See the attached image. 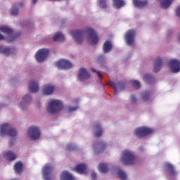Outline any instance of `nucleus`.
<instances>
[{
    "mask_svg": "<svg viewBox=\"0 0 180 180\" xmlns=\"http://www.w3.org/2000/svg\"><path fill=\"white\" fill-rule=\"evenodd\" d=\"M152 133H153V129L146 127L136 128L134 131L135 136H136V137H139V138L146 137V136H148Z\"/></svg>",
    "mask_w": 180,
    "mask_h": 180,
    "instance_id": "20e7f679",
    "label": "nucleus"
},
{
    "mask_svg": "<svg viewBox=\"0 0 180 180\" xmlns=\"http://www.w3.org/2000/svg\"><path fill=\"white\" fill-rule=\"evenodd\" d=\"M0 53L4 54L5 56H9L11 54V48L4 47V46H0Z\"/></svg>",
    "mask_w": 180,
    "mask_h": 180,
    "instance_id": "cd10ccee",
    "label": "nucleus"
},
{
    "mask_svg": "<svg viewBox=\"0 0 180 180\" xmlns=\"http://www.w3.org/2000/svg\"><path fill=\"white\" fill-rule=\"evenodd\" d=\"M49 56V50L47 49H39L35 54V58L38 63H43L47 58Z\"/></svg>",
    "mask_w": 180,
    "mask_h": 180,
    "instance_id": "6e6552de",
    "label": "nucleus"
},
{
    "mask_svg": "<svg viewBox=\"0 0 180 180\" xmlns=\"http://www.w3.org/2000/svg\"><path fill=\"white\" fill-rule=\"evenodd\" d=\"M55 87L53 85L46 84L43 88L44 95H51L54 92Z\"/></svg>",
    "mask_w": 180,
    "mask_h": 180,
    "instance_id": "dca6fc26",
    "label": "nucleus"
},
{
    "mask_svg": "<svg viewBox=\"0 0 180 180\" xmlns=\"http://www.w3.org/2000/svg\"><path fill=\"white\" fill-rule=\"evenodd\" d=\"M117 175L118 178H120V180H126V179L127 178L126 173H124V172H123L122 170H118Z\"/></svg>",
    "mask_w": 180,
    "mask_h": 180,
    "instance_id": "72a5a7b5",
    "label": "nucleus"
},
{
    "mask_svg": "<svg viewBox=\"0 0 180 180\" xmlns=\"http://www.w3.org/2000/svg\"><path fill=\"white\" fill-rule=\"evenodd\" d=\"M121 162L124 165H133L136 162V158L131 151L125 150L122 151Z\"/></svg>",
    "mask_w": 180,
    "mask_h": 180,
    "instance_id": "f257e3e1",
    "label": "nucleus"
},
{
    "mask_svg": "<svg viewBox=\"0 0 180 180\" xmlns=\"http://www.w3.org/2000/svg\"><path fill=\"white\" fill-rule=\"evenodd\" d=\"M44 179L51 180V172H53V167L50 165H46L42 169Z\"/></svg>",
    "mask_w": 180,
    "mask_h": 180,
    "instance_id": "f8f14e48",
    "label": "nucleus"
},
{
    "mask_svg": "<svg viewBox=\"0 0 180 180\" xmlns=\"http://www.w3.org/2000/svg\"><path fill=\"white\" fill-rule=\"evenodd\" d=\"M86 165L79 164L75 166V171H76L77 174H86Z\"/></svg>",
    "mask_w": 180,
    "mask_h": 180,
    "instance_id": "f3484780",
    "label": "nucleus"
},
{
    "mask_svg": "<svg viewBox=\"0 0 180 180\" xmlns=\"http://www.w3.org/2000/svg\"><path fill=\"white\" fill-rule=\"evenodd\" d=\"M0 136H9L10 137H15V136H18V131L9 127L8 124H4L0 126Z\"/></svg>",
    "mask_w": 180,
    "mask_h": 180,
    "instance_id": "7ed1b4c3",
    "label": "nucleus"
},
{
    "mask_svg": "<svg viewBox=\"0 0 180 180\" xmlns=\"http://www.w3.org/2000/svg\"><path fill=\"white\" fill-rule=\"evenodd\" d=\"M176 15L179 16V18L180 17V6L176 9Z\"/></svg>",
    "mask_w": 180,
    "mask_h": 180,
    "instance_id": "c03bdc74",
    "label": "nucleus"
},
{
    "mask_svg": "<svg viewBox=\"0 0 180 180\" xmlns=\"http://www.w3.org/2000/svg\"><path fill=\"white\" fill-rule=\"evenodd\" d=\"M96 129V137H101V136H102V134L103 133V131H102V127H101V124H97Z\"/></svg>",
    "mask_w": 180,
    "mask_h": 180,
    "instance_id": "473e14b6",
    "label": "nucleus"
},
{
    "mask_svg": "<svg viewBox=\"0 0 180 180\" xmlns=\"http://www.w3.org/2000/svg\"><path fill=\"white\" fill-rule=\"evenodd\" d=\"M134 37H136V32L134 30H129L125 33L124 39L128 46H133V44H134Z\"/></svg>",
    "mask_w": 180,
    "mask_h": 180,
    "instance_id": "0eeeda50",
    "label": "nucleus"
},
{
    "mask_svg": "<svg viewBox=\"0 0 180 180\" xmlns=\"http://www.w3.org/2000/svg\"><path fill=\"white\" fill-rule=\"evenodd\" d=\"M91 71L92 72H96V74H97L98 78H102V75H101V72L96 71V70H95L94 68H91Z\"/></svg>",
    "mask_w": 180,
    "mask_h": 180,
    "instance_id": "ea45409f",
    "label": "nucleus"
},
{
    "mask_svg": "<svg viewBox=\"0 0 180 180\" xmlns=\"http://www.w3.org/2000/svg\"><path fill=\"white\" fill-rule=\"evenodd\" d=\"M126 5L124 0H112V6L116 9H120Z\"/></svg>",
    "mask_w": 180,
    "mask_h": 180,
    "instance_id": "412c9836",
    "label": "nucleus"
},
{
    "mask_svg": "<svg viewBox=\"0 0 180 180\" xmlns=\"http://www.w3.org/2000/svg\"><path fill=\"white\" fill-rule=\"evenodd\" d=\"M133 4L136 8H143L148 5V0H133Z\"/></svg>",
    "mask_w": 180,
    "mask_h": 180,
    "instance_id": "6ab92c4d",
    "label": "nucleus"
},
{
    "mask_svg": "<svg viewBox=\"0 0 180 180\" xmlns=\"http://www.w3.org/2000/svg\"><path fill=\"white\" fill-rule=\"evenodd\" d=\"M86 32L89 36V39L91 44H96L98 41H99V38H98V34H96V32L92 30V28H87L86 30Z\"/></svg>",
    "mask_w": 180,
    "mask_h": 180,
    "instance_id": "9d476101",
    "label": "nucleus"
},
{
    "mask_svg": "<svg viewBox=\"0 0 180 180\" xmlns=\"http://www.w3.org/2000/svg\"><path fill=\"white\" fill-rule=\"evenodd\" d=\"M32 102V97L30 95H25L22 98V102L20 103V106L22 108V104L25 103L27 105V103H30Z\"/></svg>",
    "mask_w": 180,
    "mask_h": 180,
    "instance_id": "c756f323",
    "label": "nucleus"
},
{
    "mask_svg": "<svg viewBox=\"0 0 180 180\" xmlns=\"http://www.w3.org/2000/svg\"><path fill=\"white\" fill-rule=\"evenodd\" d=\"M60 180H75V178L67 171H63L60 174Z\"/></svg>",
    "mask_w": 180,
    "mask_h": 180,
    "instance_id": "4be33fe9",
    "label": "nucleus"
},
{
    "mask_svg": "<svg viewBox=\"0 0 180 180\" xmlns=\"http://www.w3.org/2000/svg\"><path fill=\"white\" fill-rule=\"evenodd\" d=\"M78 77L80 81H85V79H89L91 78V75L86 69L81 68L79 70Z\"/></svg>",
    "mask_w": 180,
    "mask_h": 180,
    "instance_id": "ddd939ff",
    "label": "nucleus"
},
{
    "mask_svg": "<svg viewBox=\"0 0 180 180\" xmlns=\"http://www.w3.org/2000/svg\"><path fill=\"white\" fill-rule=\"evenodd\" d=\"M142 98L143 101H148V99H150V92L148 91L145 92Z\"/></svg>",
    "mask_w": 180,
    "mask_h": 180,
    "instance_id": "4c0bfd02",
    "label": "nucleus"
},
{
    "mask_svg": "<svg viewBox=\"0 0 180 180\" xmlns=\"http://www.w3.org/2000/svg\"><path fill=\"white\" fill-rule=\"evenodd\" d=\"M131 102L132 103H136V102H137V99L136 98V97L134 96V95H131Z\"/></svg>",
    "mask_w": 180,
    "mask_h": 180,
    "instance_id": "79ce46f5",
    "label": "nucleus"
},
{
    "mask_svg": "<svg viewBox=\"0 0 180 180\" xmlns=\"http://www.w3.org/2000/svg\"><path fill=\"white\" fill-rule=\"evenodd\" d=\"M53 39V41H64L65 40L64 35L61 32L55 34Z\"/></svg>",
    "mask_w": 180,
    "mask_h": 180,
    "instance_id": "a878e982",
    "label": "nucleus"
},
{
    "mask_svg": "<svg viewBox=\"0 0 180 180\" xmlns=\"http://www.w3.org/2000/svg\"><path fill=\"white\" fill-rule=\"evenodd\" d=\"M19 6H20V8H22V3H20Z\"/></svg>",
    "mask_w": 180,
    "mask_h": 180,
    "instance_id": "8fccbe9b",
    "label": "nucleus"
},
{
    "mask_svg": "<svg viewBox=\"0 0 180 180\" xmlns=\"http://www.w3.org/2000/svg\"><path fill=\"white\" fill-rule=\"evenodd\" d=\"M77 109H78V106H75V107H69V108H68V111H69V112H75V110H77Z\"/></svg>",
    "mask_w": 180,
    "mask_h": 180,
    "instance_id": "a19ab883",
    "label": "nucleus"
},
{
    "mask_svg": "<svg viewBox=\"0 0 180 180\" xmlns=\"http://www.w3.org/2000/svg\"><path fill=\"white\" fill-rule=\"evenodd\" d=\"M99 5L101 8H103V9H106V8H108L106 0H99Z\"/></svg>",
    "mask_w": 180,
    "mask_h": 180,
    "instance_id": "c9c22d12",
    "label": "nucleus"
},
{
    "mask_svg": "<svg viewBox=\"0 0 180 180\" xmlns=\"http://www.w3.org/2000/svg\"><path fill=\"white\" fill-rule=\"evenodd\" d=\"M4 157L8 161H15L16 160V154L12 151H7L4 153Z\"/></svg>",
    "mask_w": 180,
    "mask_h": 180,
    "instance_id": "aec40b11",
    "label": "nucleus"
},
{
    "mask_svg": "<svg viewBox=\"0 0 180 180\" xmlns=\"http://www.w3.org/2000/svg\"><path fill=\"white\" fill-rule=\"evenodd\" d=\"M49 1H60V0H49Z\"/></svg>",
    "mask_w": 180,
    "mask_h": 180,
    "instance_id": "603ef678",
    "label": "nucleus"
},
{
    "mask_svg": "<svg viewBox=\"0 0 180 180\" xmlns=\"http://www.w3.org/2000/svg\"><path fill=\"white\" fill-rule=\"evenodd\" d=\"M27 135L31 140H39L40 139V129L37 127H30L27 131Z\"/></svg>",
    "mask_w": 180,
    "mask_h": 180,
    "instance_id": "39448f33",
    "label": "nucleus"
},
{
    "mask_svg": "<svg viewBox=\"0 0 180 180\" xmlns=\"http://www.w3.org/2000/svg\"><path fill=\"white\" fill-rule=\"evenodd\" d=\"M103 53H109L112 51V42L106 41L103 46Z\"/></svg>",
    "mask_w": 180,
    "mask_h": 180,
    "instance_id": "393cba45",
    "label": "nucleus"
},
{
    "mask_svg": "<svg viewBox=\"0 0 180 180\" xmlns=\"http://www.w3.org/2000/svg\"><path fill=\"white\" fill-rule=\"evenodd\" d=\"M110 86H112V88H113L114 89V94L115 95H117V89L120 88V89H124V83H120L118 82L117 84H115L113 82H109Z\"/></svg>",
    "mask_w": 180,
    "mask_h": 180,
    "instance_id": "2eb2a0df",
    "label": "nucleus"
},
{
    "mask_svg": "<svg viewBox=\"0 0 180 180\" xmlns=\"http://www.w3.org/2000/svg\"><path fill=\"white\" fill-rule=\"evenodd\" d=\"M132 85L136 89H139L141 85L140 84V82L137 80L132 81Z\"/></svg>",
    "mask_w": 180,
    "mask_h": 180,
    "instance_id": "e433bc0d",
    "label": "nucleus"
},
{
    "mask_svg": "<svg viewBox=\"0 0 180 180\" xmlns=\"http://www.w3.org/2000/svg\"><path fill=\"white\" fill-rule=\"evenodd\" d=\"M14 171L15 172L20 175V174L23 172V163H22L21 162H17L14 165Z\"/></svg>",
    "mask_w": 180,
    "mask_h": 180,
    "instance_id": "5701e85b",
    "label": "nucleus"
},
{
    "mask_svg": "<svg viewBox=\"0 0 180 180\" xmlns=\"http://www.w3.org/2000/svg\"><path fill=\"white\" fill-rule=\"evenodd\" d=\"M9 145H10V146H12V142H10V143H9Z\"/></svg>",
    "mask_w": 180,
    "mask_h": 180,
    "instance_id": "3c124183",
    "label": "nucleus"
},
{
    "mask_svg": "<svg viewBox=\"0 0 180 180\" xmlns=\"http://www.w3.org/2000/svg\"><path fill=\"white\" fill-rule=\"evenodd\" d=\"M91 178H92L93 180H96V173L93 172L91 173Z\"/></svg>",
    "mask_w": 180,
    "mask_h": 180,
    "instance_id": "a18cd8bd",
    "label": "nucleus"
},
{
    "mask_svg": "<svg viewBox=\"0 0 180 180\" xmlns=\"http://www.w3.org/2000/svg\"><path fill=\"white\" fill-rule=\"evenodd\" d=\"M170 70L172 72L176 74L180 71V61L176 59H171L169 62Z\"/></svg>",
    "mask_w": 180,
    "mask_h": 180,
    "instance_id": "1a4fd4ad",
    "label": "nucleus"
},
{
    "mask_svg": "<svg viewBox=\"0 0 180 180\" xmlns=\"http://www.w3.org/2000/svg\"><path fill=\"white\" fill-rule=\"evenodd\" d=\"M56 66L63 70H70L72 68V63L69 60L61 59L56 63Z\"/></svg>",
    "mask_w": 180,
    "mask_h": 180,
    "instance_id": "9b49d317",
    "label": "nucleus"
},
{
    "mask_svg": "<svg viewBox=\"0 0 180 180\" xmlns=\"http://www.w3.org/2000/svg\"><path fill=\"white\" fill-rule=\"evenodd\" d=\"M37 2V0H32V4H36Z\"/></svg>",
    "mask_w": 180,
    "mask_h": 180,
    "instance_id": "09e8293b",
    "label": "nucleus"
},
{
    "mask_svg": "<svg viewBox=\"0 0 180 180\" xmlns=\"http://www.w3.org/2000/svg\"><path fill=\"white\" fill-rule=\"evenodd\" d=\"M166 167L169 171V175H171V176H175V175H176V172H175V169H174V166L172 165L167 163L166 165Z\"/></svg>",
    "mask_w": 180,
    "mask_h": 180,
    "instance_id": "bb28decb",
    "label": "nucleus"
},
{
    "mask_svg": "<svg viewBox=\"0 0 180 180\" xmlns=\"http://www.w3.org/2000/svg\"><path fill=\"white\" fill-rule=\"evenodd\" d=\"M85 31L84 30H77L71 31V35L73 39L75 40L76 43L81 44L82 43V39H84V34Z\"/></svg>",
    "mask_w": 180,
    "mask_h": 180,
    "instance_id": "423d86ee",
    "label": "nucleus"
},
{
    "mask_svg": "<svg viewBox=\"0 0 180 180\" xmlns=\"http://www.w3.org/2000/svg\"><path fill=\"white\" fill-rule=\"evenodd\" d=\"M173 2L174 0H162L160 2V8H162V9H168Z\"/></svg>",
    "mask_w": 180,
    "mask_h": 180,
    "instance_id": "b1692460",
    "label": "nucleus"
},
{
    "mask_svg": "<svg viewBox=\"0 0 180 180\" xmlns=\"http://www.w3.org/2000/svg\"><path fill=\"white\" fill-rule=\"evenodd\" d=\"M29 91L31 94H36V92H39V83L34 80L30 81L29 85Z\"/></svg>",
    "mask_w": 180,
    "mask_h": 180,
    "instance_id": "4468645a",
    "label": "nucleus"
},
{
    "mask_svg": "<svg viewBox=\"0 0 180 180\" xmlns=\"http://www.w3.org/2000/svg\"><path fill=\"white\" fill-rule=\"evenodd\" d=\"M162 65V59L158 57L155 60V63H154V68H153L154 72H158V71L161 70Z\"/></svg>",
    "mask_w": 180,
    "mask_h": 180,
    "instance_id": "a211bd4d",
    "label": "nucleus"
},
{
    "mask_svg": "<svg viewBox=\"0 0 180 180\" xmlns=\"http://www.w3.org/2000/svg\"><path fill=\"white\" fill-rule=\"evenodd\" d=\"M47 110L51 115L58 113L63 109V102L60 100H51Z\"/></svg>",
    "mask_w": 180,
    "mask_h": 180,
    "instance_id": "f03ea898",
    "label": "nucleus"
},
{
    "mask_svg": "<svg viewBox=\"0 0 180 180\" xmlns=\"http://www.w3.org/2000/svg\"><path fill=\"white\" fill-rule=\"evenodd\" d=\"M143 79L146 82L150 83L153 79H154V77L150 74H146L143 77Z\"/></svg>",
    "mask_w": 180,
    "mask_h": 180,
    "instance_id": "f704fd0d",
    "label": "nucleus"
},
{
    "mask_svg": "<svg viewBox=\"0 0 180 180\" xmlns=\"http://www.w3.org/2000/svg\"><path fill=\"white\" fill-rule=\"evenodd\" d=\"M4 39H5L4 35H2V34H0V40H4Z\"/></svg>",
    "mask_w": 180,
    "mask_h": 180,
    "instance_id": "49530a36",
    "label": "nucleus"
},
{
    "mask_svg": "<svg viewBox=\"0 0 180 180\" xmlns=\"http://www.w3.org/2000/svg\"><path fill=\"white\" fill-rule=\"evenodd\" d=\"M98 169L100 172H102V174H106L108 171V165L105 163H100L98 166Z\"/></svg>",
    "mask_w": 180,
    "mask_h": 180,
    "instance_id": "c85d7f7f",
    "label": "nucleus"
},
{
    "mask_svg": "<svg viewBox=\"0 0 180 180\" xmlns=\"http://www.w3.org/2000/svg\"><path fill=\"white\" fill-rule=\"evenodd\" d=\"M19 13V10L18 8H12L11 11V15L12 16H16Z\"/></svg>",
    "mask_w": 180,
    "mask_h": 180,
    "instance_id": "58836bf2",
    "label": "nucleus"
},
{
    "mask_svg": "<svg viewBox=\"0 0 180 180\" xmlns=\"http://www.w3.org/2000/svg\"><path fill=\"white\" fill-rule=\"evenodd\" d=\"M18 36H19V35L14 37L12 39H9V41H13V40H15V39H16V37H18Z\"/></svg>",
    "mask_w": 180,
    "mask_h": 180,
    "instance_id": "de8ad7c7",
    "label": "nucleus"
},
{
    "mask_svg": "<svg viewBox=\"0 0 180 180\" xmlns=\"http://www.w3.org/2000/svg\"><path fill=\"white\" fill-rule=\"evenodd\" d=\"M98 152L102 153V151H105V149L106 148V143L103 141L98 142L97 143Z\"/></svg>",
    "mask_w": 180,
    "mask_h": 180,
    "instance_id": "2f4dec72",
    "label": "nucleus"
},
{
    "mask_svg": "<svg viewBox=\"0 0 180 180\" xmlns=\"http://www.w3.org/2000/svg\"><path fill=\"white\" fill-rule=\"evenodd\" d=\"M0 32L1 33H6L7 34H12L13 33V30L8 27H1Z\"/></svg>",
    "mask_w": 180,
    "mask_h": 180,
    "instance_id": "7c9ffc66",
    "label": "nucleus"
},
{
    "mask_svg": "<svg viewBox=\"0 0 180 180\" xmlns=\"http://www.w3.org/2000/svg\"><path fill=\"white\" fill-rule=\"evenodd\" d=\"M66 148L69 151H71V150H74V147L72 146V144H68L67 146H66Z\"/></svg>",
    "mask_w": 180,
    "mask_h": 180,
    "instance_id": "37998d69",
    "label": "nucleus"
}]
</instances>
